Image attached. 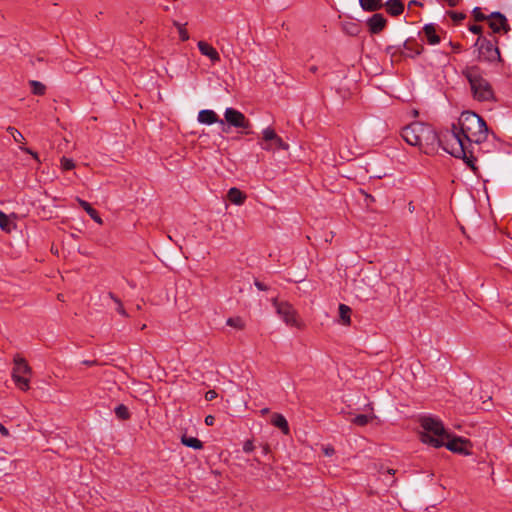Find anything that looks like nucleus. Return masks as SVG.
I'll return each instance as SVG.
<instances>
[{"label": "nucleus", "instance_id": "nucleus-15", "mask_svg": "<svg viewBox=\"0 0 512 512\" xmlns=\"http://www.w3.org/2000/svg\"><path fill=\"white\" fill-rule=\"evenodd\" d=\"M197 46L201 54L207 56L212 62L215 63L220 61V55L217 50L207 42L199 41Z\"/></svg>", "mask_w": 512, "mask_h": 512}, {"label": "nucleus", "instance_id": "nucleus-5", "mask_svg": "<svg viewBox=\"0 0 512 512\" xmlns=\"http://www.w3.org/2000/svg\"><path fill=\"white\" fill-rule=\"evenodd\" d=\"M420 426L423 429L420 433V440L432 447L439 448L444 446L445 440L450 437L443 423L433 417H422L420 419Z\"/></svg>", "mask_w": 512, "mask_h": 512}, {"label": "nucleus", "instance_id": "nucleus-21", "mask_svg": "<svg viewBox=\"0 0 512 512\" xmlns=\"http://www.w3.org/2000/svg\"><path fill=\"white\" fill-rule=\"evenodd\" d=\"M271 422L275 427L279 428L285 435L289 434L290 429L288 422L282 414L275 413L272 416Z\"/></svg>", "mask_w": 512, "mask_h": 512}, {"label": "nucleus", "instance_id": "nucleus-28", "mask_svg": "<svg viewBox=\"0 0 512 512\" xmlns=\"http://www.w3.org/2000/svg\"><path fill=\"white\" fill-rule=\"evenodd\" d=\"M343 31L350 36H356L360 32L359 24L355 22H345L343 24Z\"/></svg>", "mask_w": 512, "mask_h": 512}, {"label": "nucleus", "instance_id": "nucleus-24", "mask_svg": "<svg viewBox=\"0 0 512 512\" xmlns=\"http://www.w3.org/2000/svg\"><path fill=\"white\" fill-rule=\"evenodd\" d=\"M351 308L348 305L340 304L339 305V317L343 325L351 324Z\"/></svg>", "mask_w": 512, "mask_h": 512}, {"label": "nucleus", "instance_id": "nucleus-44", "mask_svg": "<svg viewBox=\"0 0 512 512\" xmlns=\"http://www.w3.org/2000/svg\"><path fill=\"white\" fill-rule=\"evenodd\" d=\"M255 286L259 289V290H262V291H265L267 290V286L265 284H263L262 282L256 280L255 281Z\"/></svg>", "mask_w": 512, "mask_h": 512}, {"label": "nucleus", "instance_id": "nucleus-35", "mask_svg": "<svg viewBox=\"0 0 512 512\" xmlns=\"http://www.w3.org/2000/svg\"><path fill=\"white\" fill-rule=\"evenodd\" d=\"M473 16L475 21L478 22L488 20V16L484 15L479 7L473 9Z\"/></svg>", "mask_w": 512, "mask_h": 512}, {"label": "nucleus", "instance_id": "nucleus-13", "mask_svg": "<svg viewBox=\"0 0 512 512\" xmlns=\"http://www.w3.org/2000/svg\"><path fill=\"white\" fill-rule=\"evenodd\" d=\"M469 441L468 440H465L461 437H453V438H448L445 440V444L444 446L454 452V453H460V454H469L470 452L468 451L467 449V446L469 445Z\"/></svg>", "mask_w": 512, "mask_h": 512}, {"label": "nucleus", "instance_id": "nucleus-12", "mask_svg": "<svg viewBox=\"0 0 512 512\" xmlns=\"http://www.w3.org/2000/svg\"><path fill=\"white\" fill-rule=\"evenodd\" d=\"M198 121L201 124L212 125L214 123H218L222 126V132L228 133V127L225 126V122L222 119H219L218 115L209 109L201 110L198 113Z\"/></svg>", "mask_w": 512, "mask_h": 512}, {"label": "nucleus", "instance_id": "nucleus-31", "mask_svg": "<svg viewBox=\"0 0 512 512\" xmlns=\"http://www.w3.org/2000/svg\"><path fill=\"white\" fill-rule=\"evenodd\" d=\"M115 414L120 420H128L130 418V412L124 404H119L115 408Z\"/></svg>", "mask_w": 512, "mask_h": 512}, {"label": "nucleus", "instance_id": "nucleus-17", "mask_svg": "<svg viewBox=\"0 0 512 512\" xmlns=\"http://www.w3.org/2000/svg\"><path fill=\"white\" fill-rule=\"evenodd\" d=\"M387 13L391 16H399L404 12V3L402 0H388L384 3Z\"/></svg>", "mask_w": 512, "mask_h": 512}, {"label": "nucleus", "instance_id": "nucleus-48", "mask_svg": "<svg viewBox=\"0 0 512 512\" xmlns=\"http://www.w3.org/2000/svg\"><path fill=\"white\" fill-rule=\"evenodd\" d=\"M386 472H387L388 474H391V475H394V474H395V470H394V469H391V468H388V469L386 470Z\"/></svg>", "mask_w": 512, "mask_h": 512}, {"label": "nucleus", "instance_id": "nucleus-20", "mask_svg": "<svg viewBox=\"0 0 512 512\" xmlns=\"http://www.w3.org/2000/svg\"><path fill=\"white\" fill-rule=\"evenodd\" d=\"M359 4L364 11L375 12L384 7L382 0H359Z\"/></svg>", "mask_w": 512, "mask_h": 512}, {"label": "nucleus", "instance_id": "nucleus-4", "mask_svg": "<svg viewBox=\"0 0 512 512\" xmlns=\"http://www.w3.org/2000/svg\"><path fill=\"white\" fill-rule=\"evenodd\" d=\"M462 74L470 84L473 98L479 102H488L495 100V94L489 81L484 78L482 72L477 66H468Z\"/></svg>", "mask_w": 512, "mask_h": 512}, {"label": "nucleus", "instance_id": "nucleus-8", "mask_svg": "<svg viewBox=\"0 0 512 512\" xmlns=\"http://www.w3.org/2000/svg\"><path fill=\"white\" fill-rule=\"evenodd\" d=\"M273 305L276 308L277 314L287 325L296 327L298 329L304 328V324L300 320L297 311L290 303L279 302L277 299H273Z\"/></svg>", "mask_w": 512, "mask_h": 512}, {"label": "nucleus", "instance_id": "nucleus-36", "mask_svg": "<svg viewBox=\"0 0 512 512\" xmlns=\"http://www.w3.org/2000/svg\"><path fill=\"white\" fill-rule=\"evenodd\" d=\"M448 15L451 17V19L454 22H460L466 18V15L464 13L454 12V11H449Z\"/></svg>", "mask_w": 512, "mask_h": 512}, {"label": "nucleus", "instance_id": "nucleus-14", "mask_svg": "<svg viewBox=\"0 0 512 512\" xmlns=\"http://www.w3.org/2000/svg\"><path fill=\"white\" fill-rule=\"evenodd\" d=\"M366 24L371 34H379L385 29L387 25V19L383 16V14L375 13L367 19Z\"/></svg>", "mask_w": 512, "mask_h": 512}, {"label": "nucleus", "instance_id": "nucleus-40", "mask_svg": "<svg viewBox=\"0 0 512 512\" xmlns=\"http://www.w3.org/2000/svg\"><path fill=\"white\" fill-rule=\"evenodd\" d=\"M218 396L217 392L215 390H209L205 394V399L207 401H212Z\"/></svg>", "mask_w": 512, "mask_h": 512}, {"label": "nucleus", "instance_id": "nucleus-52", "mask_svg": "<svg viewBox=\"0 0 512 512\" xmlns=\"http://www.w3.org/2000/svg\"><path fill=\"white\" fill-rule=\"evenodd\" d=\"M145 328H146V325H145V324H143V325H142V327H141V329L143 330V329H145Z\"/></svg>", "mask_w": 512, "mask_h": 512}, {"label": "nucleus", "instance_id": "nucleus-39", "mask_svg": "<svg viewBox=\"0 0 512 512\" xmlns=\"http://www.w3.org/2000/svg\"><path fill=\"white\" fill-rule=\"evenodd\" d=\"M20 149L22 151H24L25 153L30 154L35 160L39 161L38 154L36 152H34L33 150H31L27 147H24V146H20Z\"/></svg>", "mask_w": 512, "mask_h": 512}, {"label": "nucleus", "instance_id": "nucleus-41", "mask_svg": "<svg viewBox=\"0 0 512 512\" xmlns=\"http://www.w3.org/2000/svg\"><path fill=\"white\" fill-rule=\"evenodd\" d=\"M469 30L474 34H481L482 27L480 25H471L469 27Z\"/></svg>", "mask_w": 512, "mask_h": 512}, {"label": "nucleus", "instance_id": "nucleus-25", "mask_svg": "<svg viewBox=\"0 0 512 512\" xmlns=\"http://www.w3.org/2000/svg\"><path fill=\"white\" fill-rule=\"evenodd\" d=\"M181 443L187 447L199 450L203 448V443L195 437H188L187 435H182Z\"/></svg>", "mask_w": 512, "mask_h": 512}, {"label": "nucleus", "instance_id": "nucleus-9", "mask_svg": "<svg viewBox=\"0 0 512 512\" xmlns=\"http://www.w3.org/2000/svg\"><path fill=\"white\" fill-rule=\"evenodd\" d=\"M259 145L266 151H275L277 149L287 151L289 149V144L283 141L271 127H267L262 131V141L259 142Z\"/></svg>", "mask_w": 512, "mask_h": 512}, {"label": "nucleus", "instance_id": "nucleus-18", "mask_svg": "<svg viewBox=\"0 0 512 512\" xmlns=\"http://www.w3.org/2000/svg\"><path fill=\"white\" fill-rule=\"evenodd\" d=\"M423 33L430 45H436L440 43V36L437 34L436 27L434 24H426L423 27Z\"/></svg>", "mask_w": 512, "mask_h": 512}, {"label": "nucleus", "instance_id": "nucleus-33", "mask_svg": "<svg viewBox=\"0 0 512 512\" xmlns=\"http://www.w3.org/2000/svg\"><path fill=\"white\" fill-rule=\"evenodd\" d=\"M173 25L178 29L179 31V37L182 41H187L189 39V34L187 30L184 28L183 25H181L179 22L174 21Z\"/></svg>", "mask_w": 512, "mask_h": 512}, {"label": "nucleus", "instance_id": "nucleus-1", "mask_svg": "<svg viewBox=\"0 0 512 512\" xmlns=\"http://www.w3.org/2000/svg\"><path fill=\"white\" fill-rule=\"evenodd\" d=\"M458 129L469 144V156L483 162L490 161V154L497 151L494 142L488 141V127L482 117L472 111L462 112Z\"/></svg>", "mask_w": 512, "mask_h": 512}, {"label": "nucleus", "instance_id": "nucleus-2", "mask_svg": "<svg viewBox=\"0 0 512 512\" xmlns=\"http://www.w3.org/2000/svg\"><path fill=\"white\" fill-rule=\"evenodd\" d=\"M402 138L412 146H416L427 155L437 153L440 147V136L435 129L426 123L413 122L403 128Z\"/></svg>", "mask_w": 512, "mask_h": 512}, {"label": "nucleus", "instance_id": "nucleus-49", "mask_svg": "<svg viewBox=\"0 0 512 512\" xmlns=\"http://www.w3.org/2000/svg\"><path fill=\"white\" fill-rule=\"evenodd\" d=\"M268 450H269V448H268V446H267V445L263 447V451H264V453H268Z\"/></svg>", "mask_w": 512, "mask_h": 512}, {"label": "nucleus", "instance_id": "nucleus-27", "mask_svg": "<svg viewBox=\"0 0 512 512\" xmlns=\"http://www.w3.org/2000/svg\"><path fill=\"white\" fill-rule=\"evenodd\" d=\"M29 85L31 87V92L34 95L42 96L46 93V86L36 80H30Z\"/></svg>", "mask_w": 512, "mask_h": 512}, {"label": "nucleus", "instance_id": "nucleus-10", "mask_svg": "<svg viewBox=\"0 0 512 512\" xmlns=\"http://www.w3.org/2000/svg\"><path fill=\"white\" fill-rule=\"evenodd\" d=\"M475 46L478 47V59L480 61L492 62L500 60L499 49L490 40L479 37Z\"/></svg>", "mask_w": 512, "mask_h": 512}, {"label": "nucleus", "instance_id": "nucleus-16", "mask_svg": "<svg viewBox=\"0 0 512 512\" xmlns=\"http://www.w3.org/2000/svg\"><path fill=\"white\" fill-rule=\"evenodd\" d=\"M403 48L407 51L406 53L403 54L408 57L418 56L424 50V47L414 39H407L403 43Z\"/></svg>", "mask_w": 512, "mask_h": 512}, {"label": "nucleus", "instance_id": "nucleus-22", "mask_svg": "<svg viewBox=\"0 0 512 512\" xmlns=\"http://www.w3.org/2000/svg\"><path fill=\"white\" fill-rule=\"evenodd\" d=\"M79 205L87 212V214L98 224H102L103 221L99 216L98 212L85 200L77 198Z\"/></svg>", "mask_w": 512, "mask_h": 512}, {"label": "nucleus", "instance_id": "nucleus-43", "mask_svg": "<svg viewBox=\"0 0 512 512\" xmlns=\"http://www.w3.org/2000/svg\"><path fill=\"white\" fill-rule=\"evenodd\" d=\"M0 433L4 437H8L10 435L8 429L1 423H0Z\"/></svg>", "mask_w": 512, "mask_h": 512}, {"label": "nucleus", "instance_id": "nucleus-19", "mask_svg": "<svg viewBox=\"0 0 512 512\" xmlns=\"http://www.w3.org/2000/svg\"><path fill=\"white\" fill-rule=\"evenodd\" d=\"M228 200L235 205H242L247 196L241 190L236 187L230 188L227 193Z\"/></svg>", "mask_w": 512, "mask_h": 512}, {"label": "nucleus", "instance_id": "nucleus-45", "mask_svg": "<svg viewBox=\"0 0 512 512\" xmlns=\"http://www.w3.org/2000/svg\"><path fill=\"white\" fill-rule=\"evenodd\" d=\"M82 364L87 365V366H94V365H97L98 362L96 360H84V361H82Z\"/></svg>", "mask_w": 512, "mask_h": 512}, {"label": "nucleus", "instance_id": "nucleus-7", "mask_svg": "<svg viewBox=\"0 0 512 512\" xmlns=\"http://www.w3.org/2000/svg\"><path fill=\"white\" fill-rule=\"evenodd\" d=\"M225 126L230 128H236L240 130L241 134L249 135L252 134V124L250 120L239 110L235 108H226L224 112Z\"/></svg>", "mask_w": 512, "mask_h": 512}, {"label": "nucleus", "instance_id": "nucleus-3", "mask_svg": "<svg viewBox=\"0 0 512 512\" xmlns=\"http://www.w3.org/2000/svg\"><path fill=\"white\" fill-rule=\"evenodd\" d=\"M440 136V147L453 157L461 158L464 162L474 171H477L475 163L478 161L477 158L469 156V144L461 134L456 124L452 125L451 130L443 132Z\"/></svg>", "mask_w": 512, "mask_h": 512}, {"label": "nucleus", "instance_id": "nucleus-26", "mask_svg": "<svg viewBox=\"0 0 512 512\" xmlns=\"http://www.w3.org/2000/svg\"><path fill=\"white\" fill-rule=\"evenodd\" d=\"M376 418L375 414L371 413V414H360V415H357L355 416L351 422L358 425V426H365L367 425L369 422H371L372 420H374Z\"/></svg>", "mask_w": 512, "mask_h": 512}, {"label": "nucleus", "instance_id": "nucleus-32", "mask_svg": "<svg viewBox=\"0 0 512 512\" xmlns=\"http://www.w3.org/2000/svg\"><path fill=\"white\" fill-rule=\"evenodd\" d=\"M108 295L117 304L118 313L121 314L122 316L128 317V314H127L126 310L124 309L121 300L117 296H115L112 292H109Z\"/></svg>", "mask_w": 512, "mask_h": 512}, {"label": "nucleus", "instance_id": "nucleus-51", "mask_svg": "<svg viewBox=\"0 0 512 512\" xmlns=\"http://www.w3.org/2000/svg\"><path fill=\"white\" fill-rule=\"evenodd\" d=\"M268 411H269V409H268V408H264V409H262V411H261V412H262L263 414H265V413H268Z\"/></svg>", "mask_w": 512, "mask_h": 512}, {"label": "nucleus", "instance_id": "nucleus-11", "mask_svg": "<svg viewBox=\"0 0 512 512\" xmlns=\"http://www.w3.org/2000/svg\"><path fill=\"white\" fill-rule=\"evenodd\" d=\"M488 21L489 27L494 33H499L502 30L507 33L510 30L506 17L500 12H492L488 16Z\"/></svg>", "mask_w": 512, "mask_h": 512}, {"label": "nucleus", "instance_id": "nucleus-29", "mask_svg": "<svg viewBox=\"0 0 512 512\" xmlns=\"http://www.w3.org/2000/svg\"><path fill=\"white\" fill-rule=\"evenodd\" d=\"M7 132L11 135L13 140L16 143L21 144L23 146L25 144V137L22 135V133L16 129L15 127L9 126L7 127Z\"/></svg>", "mask_w": 512, "mask_h": 512}, {"label": "nucleus", "instance_id": "nucleus-23", "mask_svg": "<svg viewBox=\"0 0 512 512\" xmlns=\"http://www.w3.org/2000/svg\"><path fill=\"white\" fill-rule=\"evenodd\" d=\"M0 228L5 232H11L16 228V224L10 219V216L0 211Z\"/></svg>", "mask_w": 512, "mask_h": 512}, {"label": "nucleus", "instance_id": "nucleus-46", "mask_svg": "<svg viewBox=\"0 0 512 512\" xmlns=\"http://www.w3.org/2000/svg\"><path fill=\"white\" fill-rule=\"evenodd\" d=\"M450 45L452 46V48H453V50H454L455 52H459V51H460V49H461V46H460V44H458V43H457V44H453L452 42H450Z\"/></svg>", "mask_w": 512, "mask_h": 512}, {"label": "nucleus", "instance_id": "nucleus-37", "mask_svg": "<svg viewBox=\"0 0 512 512\" xmlns=\"http://www.w3.org/2000/svg\"><path fill=\"white\" fill-rule=\"evenodd\" d=\"M322 451H323L324 455L327 457H331L335 454V449L331 445L323 446Z\"/></svg>", "mask_w": 512, "mask_h": 512}, {"label": "nucleus", "instance_id": "nucleus-30", "mask_svg": "<svg viewBox=\"0 0 512 512\" xmlns=\"http://www.w3.org/2000/svg\"><path fill=\"white\" fill-rule=\"evenodd\" d=\"M226 324L237 330H243L245 328V322L241 317H230L227 319Z\"/></svg>", "mask_w": 512, "mask_h": 512}, {"label": "nucleus", "instance_id": "nucleus-38", "mask_svg": "<svg viewBox=\"0 0 512 512\" xmlns=\"http://www.w3.org/2000/svg\"><path fill=\"white\" fill-rule=\"evenodd\" d=\"M243 450L246 453H250L254 450V444L251 440H247L243 445Z\"/></svg>", "mask_w": 512, "mask_h": 512}, {"label": "nucleus", "instance_id": "nucleus-34", "mask_svg": "<svg viewBox=\"0 0 512 512\" xmlns=\"http://www.w3.org/2000/svg\"><path fill=\"white\" fill-rule=\"evenodd\" d=\"M60 162L63 170H71L75 167L74 161L70 158L62 157Z\"/></svg>", "mask_w": 512, "mask_h": 512}, {"label": "nucleus", "instance_id": "nucleus-50", "mask_svg": "<svg viewBox=\"0 0 512 512\" xmlns=\"http://www.w3.org/2000/svg\"><path fill=\"white\" fill-rule=\"evenodd\" d=\"M316 70H317L316 66H312V67L310 68V71H311V72H313V73H314Z\"/></svg>", "mask_w": 512, "mask_h": 512}, {"label": "nucleus", "instance_id": "nucleus-47", "mask_svg": "<svg viewBox=\"0 0 512 512\" xmlns=\"http://www.w3.org/2000/svg\"><path fill=\"white\" fill-rule=\"evenodd\" d=\"M413 5H418V6H422V3L421 2H418L416 0H412L408 3V7L411 8Z\"/></svg>", "mask_w": 512, "mask_h": 512}, {"label": "nucleus", "instance_id": "nucleus-42", "mask_svg": "<svg viewBox=\"0 0 512 512\" xmlns=\"http://www.w3.org/2000/svg\"><path fill=\"white\" fill-rule=\"evenodd\" d=\"M215 418L212 415H208L205 417V424L208 426H212L214 424Z\"/></svg>", "mask_w": 512, "mask_h": 512}, {"label": "nucleus", "instance_id": "nucleus-6", "mask_svg": "<svg viewBox=\"0 0 512 512\" xmlns=\"http://www.w3.org/2000/svg\"><path fill=\"white\" fill-rule=\"evenodd\" d=\"M14 367L12 370V379L15 385L22 391H27L30 388V375L32 369L28 362L17 354L14 359Z\"/></svg>", "mask_w": 512, "mask_h": 512}]
</instances>
